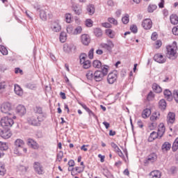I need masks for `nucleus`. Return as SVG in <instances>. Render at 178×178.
<instances>
[{
	"label": "nucleus",
	"mask_w": 178,
	"mask_h": 178,
	"mask_svg": "<svg viewBox=\"0 0 178 178\" xmlns=\"http://www.w3.org/2000/svg\"><path fill=\"white\" fill-rule=\"evenodd\" d=\"M8 149L9 146H8V143L0 141V150L8 151Z\"/></svg>",
	"instance_id": "nucleus-38"
},
{
	"label": "nucleus",
	"mask_w": 178,
	"mask_h": 178,
	"mask_svg": "<svg viewBox=\"0 0 178 178\" xmlns=\"http://www.w3.org/2000/svg\"><path fill=\"white\" fill-rule=\"evenodd\" d=\"M40 17L43 21L47 20V13L45 12V10H40Z\"/></svg>",
	"instance_id": "nucleus-43"
},
{
	"label": "nucleus",
	"mask_w": 178,
	"mask_h": 178,
	"mask_svg": "<svg viewBox=\"0 0 178 178\" xmlns=\"http://www.w3.org/2000/svg\"><path fill=\"white\" fill-rule=\"evenodd\" d=\"M156 138H158L157 132L152 131L148 138V141H149V143H152V141H154V140H156Z\"/></svg>",
	"instance_id": "nucleus-29"
},
{
	"label": "nucleus",
	"mask_w": 178,
	"mask_h": 178,
	"mask_svg": "<svg viewBox=\"0 0 178 178\" xmlns=\"http://www.w3.org/2000/svg\"><path fill=\"white\" fill-rule=\"evenodd\" d=\"M72 8L75 15L79 16V15H81V13H83V9L79 6V4H73Z\"/></svg>",
	"instance_id": "nucleus-21"
},
{
	"label": "nucleus",
	"mask_w": 178,
	"mask_h": 178,
	"mask_svg": "<svg viewBox=\"0 0 178 178\" xmlns=\"http://www.w3.org/2000/svg\"><path fill=\"white\" fill-rule=\"evenodd\" d=\"M129 14H126L125 16L122 18V22L124 24H127V23H129Z\"/></svg>",
	"instance_id": "nucleus-48"
},
{
	"label": "nucleus",
	"mask_w": 178,
	"mask_h": 178,
	"mask_svg": "<svg viewBox=\"0 0 178 178\" xmlns=\"http://www.w3.org/2000/svg\"><path fill=\"white\" fill-rule=\"evenodd\" d=\"M86 10L90 16H92L95 13V7L93 4H88L86 6Z\"/></svg>",
	"instance_id": "nucleus-24"
},
{
	"label": "nucleus",
	"mask_w": 178,
	"mask_h": 178,
	"mask_svg": "<svg viewBox=\"0 0 178 178\" xmlns=\"http://www.w3.org/2000/svg\"><path fill=\"white\" fill-rule=\"evenodd\" d=\"M0 52L2 55H8V49L5 45H0Z\"/></svg>",
	"instance_id": "nucleus-46"
},
{
	"label": "nucleus",
	"mask_w": 178,
	"mask_h": 178,
	"mask_svg": "<svg viewBox=\"0 0 178 178\" xmlns=\"http://www.w3.org/2000/svg\"><path fill=\"white\" fill-rule=\"evenodd\" d=\"M27 145L30 147V148H32V149H38V148H40V145L33 138H29L27 140Z\"/></svg>",
	"instance_id": "nucleus-11"
},
{
	"label": "nucleus",
	"mask_w": 178,
	"mask_h": 178,
	"mask_svg": "<svg viewBox=\"0 0 178 178\" xmlns=\"http://www.w3.org/2000/svg\"><path fill=\"white\" fill-rule=\"evenodd\" d=\"M92 66L93 67H95V69H102V63H101L99 61V60H95L92 62Z\"/></svg>",
	"instance_id": "nucleus-34"
},
{
	"label": "nucleus",
	"mask_w": 178,
	"mask_h": 178,
	"mask_svg": "<svg viewBox=\"0 0 178 178\" xmlns=\"http://www.w3.org/2000/svg\"><path fill=\"white\" fill-rule=\"evenodd\" d=\"M12 111V104L9 102H5L1 104V111L6 115H10Z\"/></svg>",
	"instance_id": "nucleus-6"
},
{
	"label": "nucleus",
	"mask_w": 178,
	"mask_h": 178,
	"mask_svg": "<svg viewBox=\"0 0 178 178\" xmlns=\"http://www.w3.org/2000/svg\"><path fill=\"white\" fill-rule=\"evenodd\" d=\"M152 178H160L161 173L159 171H153L152 172Z\"/></svg>",
	"instance_id": "nucleus-57"
},
{
	"label": "nucleus",
	"mask_w": 178,
	"mask_h": 178,
	"mask_svg": "<svg viewBox=\"0 0 178 178\" xmlns=\"http://www.w3.org/2000/svg\"><path fill=\"white\" fill-rule=\"evenodd\" d=\"M13 119H16V116H13V118L9 117H4L1 118L0 121L1 126L3 127V129H10V127H12L15 124Z\"/></svg>",
	"instance_id": "nucleus-3"
},
{
	"label": "nucleus",
	"mask_w": 178,
	"mask_h": 178,
	"mask_svg": "<svg viewBox=\"0 0 178 178\" xmlns=\"http://www.w3.org/2000/svg\"><path fill=\"white\" fill-rule=\"evenodd\" d=\"M108 23H111V24H114L115 26H116L118 24V20H116L113 17H109L108 19Z\"/></svg>",
	"instance_id": "nucleus-51"
},
{
	"label": "nucleus",
	"mask_w": 178,
	"mask_h": 178,
	"mask_svg": "<svg viewBox=\"0 0 178 178\" xmlns=\"http://www.w3.org/2000/svg\"><path fill=\"white\" fill-rule=\"evenodd\" d=\"M149 129H150L151 130H155V129H156V122H153L152 123H150L148 126Z\"/></svg>",
	"instance_id": "nucleus-59"
},
{
	"label": "nucleus",
	"mask_w": 178,
	"mask_h": 178,
	"mask_svg": "<svg viewBox=\"0 0 178 178\" xmlns=\"http://www.w3.org/2000/svg\"><path fill=\"white\" fill-rule=\"evenodd\" d=\"M115 152L118 153V156L122 158V159H123L124 161H126V157H124V154H123V152H122V150H120V149Z\"/></svg>",
	"instance_id": "nucleus-56"
},
{
	"label": "nucleus",
	"mask_w": 178,
	"mask_h": 178,
	"mask_svg": "<svg viewBox=\"0 0 178 178\" xmlns=\"http://www.w3.org/2000/svg\"><path fill=\"white\" fill-rule=\"evenodd\" d=\"M170 23L172 24H178V16L176 14H172L170 17Z\"/></svg>",
	"instance_id": "nucleus-33"
},
{
	"label": "nucleus",
	"mask_w": 178,
	"mask_h": 178,
	"mask_svg": "<svg viewBox=\"0 0 178 178\" xmlns=\"http://www.w3.org/2000/svg\"><path fill=\"white\" fill-rule=\"evenodd\" d=\"M33 169L38 175H42L44 170H42V165L39 162L35 161L33 164Z\"/></svg>",
	"instance_id": "nucleus-14"
},
{
	"label": "nucleus",
	"mask_w": 178,
	"mask_h": 178,
	"mask_svg": "<svg viewBox=\"0 0 178 178\" xmlns=\"http://www.w3.org/2000/svg\"><path fill=\"white\" fill-rule=\"evenodd\" d=\"M130 30L132 33H134V34H136V33L138 31V29H137L136 25H131L130 26Z\"/></svg>",
	"instance_id": "nucleus-52"
},
{
	"label": "nucleus",
	"mask_w": 178,
	"mask_h": 178,
	"mask_svg": "<svg viewBox=\"0 0 178 178\" xmlns=\"http://www.w3.org/2000/svg\"><path fill=\"white\" fill-rule=\"evenodd\" d=\"M63 51L65 54H72L76 51V47L74 45H65L63 46Z\"/></svg>",
	"instance_id": "nucleus-19"
},
{
	"label": "nucleus",
	"mask_w": 178,
	"mask_h": 178,
	"mask_svg": "<svg viewBox=\"0 0 178 178\" xmlns=\"http://www.w3.org/2000/svg\"><path fill=\"white\" fill-rule=\"evenodd\" d=\"M86 169V166L83 167H75L74 168L73 172H71L72 176H76L80 173H83Z\"/></svg>",
	"instance_id": "nucleus-20"
},
{
	"label": "nucleus",
	"mask_w": 178,
	"mask_h": 178,
	"mask_svg": "<svg viewBox=\"0 0 178 178\" xmlns=\"http://www.w3.org/2000/svg\"><path fill=\"white\" fill-rule=\"evenodd\" d=\"M0 136L4 140H8L12 137V131H10V128H3V130L0 131Z\"/></svg>",
	"instance_id": "nucleus-9"
},
{
	"label": "nucleus",
	"mask_w": 178,
	"mask_h": 178,
	"mask_svg": "<svg viewBox=\"0 0 178 178\" xmlns=\"http://www.w3.org/2000/svg\"><path fill=\"white\" fill-rule=\"evenodd\" d=\"M170 148H172V145L169 142H165L161 146L163 151H170Z\"/></svg>",
	"instance_id": "nucleus-31"
},
{
	"label": "nucleus",
	"mask_w": 178,
	"mask_h": 178,
	"mask_svg": "<svg viewBox=\"0 0 178 178\" xmlns=\"http://www.w3.org/2000/svg\"><path fill=\"white\" fill-rule=\"evenodd\" d=\"M15 147L23 148L24 147V141L22 139H17L15 141Z\"/></svg>",
	"instance_id": "nucleus-32"
},
{
	"label": "nucleus",
	"mask_w": 178,
	"mask_h": 178,
	"mask_svg": "<svg viewBox=\"0 0 178 178\" xmlns=\"http://www.w3.org/2000/svg\"><path fill=\"white\" fill-rule=\"evenodd\" d=\"M153 59L155 62H157V63H165V62H166V56H164L159 53L156 54L154 56Z\"/></svg>",
	"instance_id": "nucleus-10"
},
{
	"label": "nucleus",
	"mask_w": 178,
	"mask_h": 178,
	"mask_svg": "<svg viewBox=\"0 0 178 178\" xmlns=\"http://www.w3.org/2000/svg\"><path fill=\"white\" fill-rule=\"evenodd\" d=\"M103 175L104 176H105V177L107 178H115L113 175H112L111 172H109V170H104Z\"/></svg>",
	"instance_id": "nucleus-42"
},
{
	"label": "nucleus",
	"mask_w": 178,
	"mask_h": 178,
	"mask_svg": "<svg viewBox=\"0 0 178 178\" xmlns=\"http://www.w3.org/2000/svg\"><path fill=\"white\" fill-rule=\"evenodd\" d=\"M51 29L52 31H54L55 33H58V31H60V30H62V26H60L59 22H54L51 25Z\"/></svg>",
	"instance_id": "nucleus-18"
},
{
	"label": "nucleus",
	"mask_w": 178,
	"mask_h": 178,
	"mask_svg": "<svg viewBox=\"0 0 178 178\" xmlns=\"http://www.w3.org/2000/svg\"><path fill=\"white\" fill-rule=\"evenodd\" d=\"M151 113H152L151 108H145L142 111L141 116L143 119H148V118L151 116Z\"/></svg>",
	"instance_id": "nucleus-22"
},
{
	"label": "nucleus",
	"mask_w": 178,
	"mask_h": 178,
	"mask_svg": "<svg viewBox=\"0 0 178 178\" xmlns=\"http://www.w3.org/2000/svg\"><path fill=\"white\" fill-rule=\"evenodd\" d=\"M172 34H174V35H178V26H174L172 28Z\"/></svg>",
	"instance_id": "nucleus-64"
},
{
	"label": "nucleus",
	"mask_w": 178,
	"mask_h": 178,
	"mask_svg": "<svg viewBox=\"0 0 178 178\" xmlns=\"http://www.w3.org/2000/svg\"><path fill=\"white\" fill-rule=\"evenodd\" d=\"M80 63L82 65L83 69H90L91 67V61L87 58L86 53H82L79 56Z\"/></svg>",
	"instance_id": "nucleus-5"
},
{
	"label": "nucleus",
	"mask_w": 178,
	"mask_h": 178,
	"mask_svg": "<svg viewBox=\"0 0 178 178\" xmlns=\"http://www.w3.org/2000/svg\"><path fill=\"white\" fill-rule=\"evenodd\" d=\"M102 48L106 49L108 52H112V49L113 48V45H103Z\"/></svg>",
	"instance_id": "nucleus-53"
},
{
	"label": "nucleus",
	"mask_w": 178,
	"mask_h": 178,
	"mask_svg": "<svg viewBox=\"0 0 178 178\" xmlns=\"http://www.w3.org/2000/svg\"><path fill=\"white\" fill-rule=\"evenodd\" d=\"M63 159V151H60L57 155H56V161L57 162H62V159Z\"/></svg>",
	"instance_id": "nucleus-44"
},
{
	"label": "nucleus",
	"mask_w": 178,
	"mask_h": 178,
	"mask_svg": "<svg viewBox=\"0 0 178 178\" xmlns=\"http://www.w3.org/2000/svg\"><path fill=\"white\" fill-rule=\"evenodd\" d=\"M118 80V74L116 72H111L107 76V83L108 84H114Z\"/></svg>",
	"instance_id": "nucleus-8"
},
{
	"label": "nucleus",
	"mask_w": 178,
	"mask_h": 178,
	"mask_svg": "<svg viewBox=\"0 0 178 178\" xmlns=\"http://www.w3.org/2000/svg\"><path fill=\"white\" fill-rule=\"evenodd\" d=\"M26 88H29V90H37V84L33 83H28L25 84Z\"/></svg>",
	"instance_id": "nucleus-37"
},
{
	"label": "nucleus",
	"mask_w": 178,
	"mask_h": 178,
	"mask_svg": "<svg viewBox=\"0 0 178 178\" xmlns=\"http://www.w3.org/2000/svg\"><path fill=\"white\" fill-rule=\"evenodd\" d=\"M65 21L67 23H72V15L70 14L65 15Z\"/></svg>",
	"instance_id": "nucleus-61"
},
{
	"label": "nucleus",
	"mask_w": 178,
	"mask_h": 178,
	"mask_svg": "<svg viewBox=\"0 0 178 178\" xmlns=\"http://www.w3.org/2000/svg\"><path fill=\"white\" fill-rule=\"evenodd\" d=\"M177 45H168L166 46V52H165V56L168 59H170L171 60H175L177 56Z\"/></svg>",
	"instance_id": "nucleus-2"
},
{
	"label": "nucleus",
	"mask_w": 178,
	"mask_h": 178,
	"mask_svg": "<svg viewBox=\"0 0 178 178\" xmlns=\"http://www.w3.org/2000/svg\"><path fill=\"white\" fill-rule=\"evenodd\" d=\"M102 27H105V29H111L112 25L108 22H104L102 24Z\"/></svg>",
	"instance_id": "nucleus-63"
},
{
	"label": "nucleus",
	"mask_w": 178,
	"mask_h": 178,
	"mask_svg": "<svg viewBox=\"0 0 178 178\" xmlns=\"http://www.w3.org/2000/svg\"><path fill=\"white\" fill-rule=\"evenodd\" d=\"M172 152H176V151H177V149H178V137L176 138V139L173 142L172 146Z\"/></svg>",
	"instance_id": "nucleus-39"
},
{
	"label": "nucleus",
	"mask_w": 178,
	"mask_h": 178,
	"mask_svg": "<svg viewBox=\"0 0 178 178\" xmlns=\"http://www.w3.org/2000/svg\"><path fill=\"white\" fill-rule=\"evenodd\" d=\"M16 112L19 116H24L26 115V107L22 104H19L16 108Z\"/></svg>",
	"instance_id": "nucleus-15"
},
{
	"label": "nucleus",
	"mask_w": 178,
	"mask_h": 178,
	"mask_svg": "<svg viewBox=\"0 0 178 178\" xmlns=\"http://www.w3.org/2000/svg\"><path fill=\"white\" fill-rule=\"evenodd\" d=\"M161 116V113L159 111H154L150 116L151 122H156L159 117Z\"/></svg>",
	"instance_id": "nucleus-25"
},
{
	"label": "nucleus",
	"mask_w": 178,
	"mask_h": 178,
	"mask_svg": "<svg viewBox=\"0 0 178 178\" xmlns=\"http://www.w3.org/2000/svg\"><path fill=\"white\" fill-rule=\"evenodd\" d=\"M155 97V95H154V92H152V91H150L147 95V101H151L152 98H154Z\"/></svg>",
	"instance_id": "nucleus-54"
},
{
	"label": "nucleus",
	"mask_w": 178,
	"mask_h": 178,
	"mask_svg": "<svg viewBox=\"0 0 178 178\" xmlns=\"http://www.w3.org/2000/svg\"><path fill=\"white\" fill-rule=\"evenodd\" d=\"M111 145L112 147V148H113L114 151L115 152H117V151H119L120 149L119 148V146H118V145H116V143H115L114 142H112L111 143Z\"/></svg>",
	"instance_id": "nucleus-55"
},
{
	"label": "nucleus",
	"mask_w": 178,
	"mask_h": 178,
	"mask_svg": "<svg viewBox=\"0 0 178 178\" xmlns=\"http://www.w3.org/2000/svg\"><path fill=\"white\" fill-rule=\"evenodd\" d=\"M93 33L95 37H97V38L102 37V29L99 28H95L93 31Z\"/></svg>",
	"instance_id": "nucleus-36"
},
{
	"label": "nucleus",
	"mask_w": 178,
	"mask_h": 178,
	"mask_svg": "<svg viewBox=\"0 0 178 178\" xmlns=\"http://www.w3.org/2000/svg\"><path fill=\"white\" fill-rule=\"evenodd\" d=\"M81 106H82V108L83 109H85V111H86V112L88 113L89 116H93V118H95V119L96 120H98V116H97L95 115V113H94V112H92V111H91V109L88 108L87 105H86V104H81Z\"/></svg>",
	"instance_id": "nucleus-17"
},
{
	"label": "nucleus",
	"mask_w": 178,
	"mask_h": 178,
	"mask_svg": "<svg viewBox=\"0 0 178 178\" xmlns=\"http://www.w3.org/2000/svg\"><path fill=\"white\" fill-rule=\"evenodd\" d=\"M167 122L170 124H173L176 122V114L173 112H169L167 115Z\"/></svg>",
	"instance_id": "nucleus-16"
},
{
	"label": "nucleus",
	"mask_w": 178,
	"mask_h": 178,
	"mask_svg": "<svg viewBox=\"0 0 178 178\" xmlns=\"http://www.w3.org/2000/svg\"><path fill=\"white\" fill-rule=\"evenodd\" d=\"M33 111L35 113H38V115H42V113H44V112L42 111V107L40 106H36L33 108Z\"/></svg>",
	"instance_id": "nucleus-40"
},
{
	"label": "nucleus",
	"mask_w": 178,
	"mask_h": 178,
	"mask_svg": "<svg viewBox=\"0 0 178 178\" xmlns=\"http://www.w3.org/2000/svg\"><path fill=\"white\" fill-rule=\"evenodd\" d=\"M158 158V156L156 155V153L152 152L150 154H149L145 160H144L143 163H145V166H147L148 163H154L155 161H156Z\"/></svg>",
	"instance_id": "nucleus-7"
},
{
	"label": "nucleus",
	"mask_w": 178,
	"mask_h": 178,
	"mask_svg": "<svg viewBox=\"0 0 178 178\" xmlns=\"http://www.w3.org/2000/svg\"><path fill=\"white\" fill-rule=\"evenodd\" d=\"M105 33L108 37L110 38H113L115 37V35L113 34V31L111 29H106Z\"/></svg>",
	"instance_id": "nucleus-45"
},
{
	"label": "nucleus",
	"mask_w": 178,
	"mask_h": 178,
	"mask_svg": "<svg viewBox=\"0 0 178 178\" xmlns=\"http://www.w3.org/2000/svg\"><path fill=\"white\" fill-rule=\"evenodd\" d=\"M23 149V147H15L14 149V154L16 155H22V151Z\"/></svg>",
	"instance_id": "nucleus-47"
},
{
	"label": "nucleus",
	"mask_w": 178,
	"mask_h": 178,
	"mask_svg": "<svg viewBox=\"0 0 178 178\" xmlns=\"http://www.w3.org/2000/svg\"><path fill=\"white\" fill-rule=\"evenodd\" d=\"M43 120H44L42 119V118L40 116H38V117L32 116L27 118V122L29 124H31V126H34L35 127H40Z\"/></svg>",
	"instance_id": "nucleus-4"
},
{
	"label": "nucleus",
	"mask_w": 178,
	"mask_h": 178,
	"mask_svg": "<svg viewBox=\"0 0 178 178\" xmlns=\"http://www.w3.org/2000/svg\"><path fill=\"white\" fill-rule=\"evenodd\" d=\"M173 98H174L175 102H177V104H178V90H174Z\"/></svg>",
	"instance_id": "nucleus-60"
},
{
	"label": "nucleus",
	"mask_w": 178,
	"mask_h": 178,
	"mask_svg": "<svg viewBox=\"0 0 178 178\" xmlns=\"http://www.w3.org/2000/svg\"><path fill=\"white\" fill-rule=\"evenodd\" d=\"M86 77L89 81H95V72H93L92 70H88L86 72Z\"/></svg>",
	"instance_id": "nucleus-23"
},
{
	"label": "nucleus",
	"mask_w": 178,
	"mask_h": 178,
	"mask_svg": "<svg viewBox=\"0 0 178 178\" xmlns=\"http://www.w3.org/2000/svg\"><path fill=\"white\" fill-rule=\"evenodd\" d=\"M5 173H6V170L5 169V165L0 164V175L4 176Z\"/></svg>",
	"instance_id": "nucleus-50"
},
{
	"label": "nucleus",
	"mask_w": 178,
	"mask_h": 178,
	"mask_svg": "<svg viewBox=\"0 0 178 178\" xmlns=\"http://www.w3.org/2000/svg\"><path fill=\"white\" fill-rule=\"evenodd\" d=\"M152 88L154 92H156V94L162 92V88H161V86H159L156 83L152 84Z\"/></svg>",
	"instance_id": "nucleus-28"
},
{
	"label": "nucleus",
	"mask_w": 178,
	"mask_h": 178,
	"mask_svg": "<svg viewBox=\"0 0 178 178\" xmlns=\"http://www.w3.org/2000/svg\"><path fill=\"white\" fill-rule=\"evenodd\" d=\"M85 23L86 27H92V20L91 19H86Z\"/></svg>",
	"instance_id": "nucleus-58"
},
{
	"label": "nucleus",
	"mask_w": 178,
	"mask_h": 178,
	"mask_svg": "<svg viewBox=\"0 0 178 178\" xmlns=\"http://www.w3.org/2000/svg\"><path fill=\"white\" fill-rule=\"evenodd\" d=\"M165 98H167L168 101H172L173 96H172V92L169 89H165L163 92Z\"/></svg>",
	"instance_id": "nucleus-27"
},
{
	"label": "nucleus",
	"mask_w": 178,
	"mask_h": 178,
	"mask_svg": "<svg viewBox=\"0 0 178 178\" xmlns=\"http://www.w3.org/2000/svg\"><path fill=\"white\" fill-rule=\"evenodd\" d=\"M159 108L161 111H165L166 109V100L162 99L159 102Z\"/></svg>",
	"instance_id": "nucleus-30"
},
{
	"label": "nucleus",
	"mask_w": 178,
	"mask_h": 178,
	"mask_svg": "<svg viewBox=\"0 0 178 178\" xmlns=\"http://www.w3.org/2000/svg\"><path fill=\"white\" fill-rule=\"evenodd\" d=\"M14 91L17 95L22 97L23 95V89L20 87V86L15 84L14 88Z\"/></svg>",
	"instance_id": "nucleus-26"
},
{
	"label": "nucleus",
	"mask_w": 178,
	"mask_h": 178,
	"mask_svg": "<svg viewBox=\"0 0 178 178\" xmlns=\"http://www.w3.org/2000/svg\"><path fill=\"white\" fill-rule=\"evenodd\" d=\"M82 31L83 29L81 28V26H77L74 31V34L75 35H77V34H81Z\"/></svg>",
	"instance_id": "nucleus-49"
},
{
	"label": "nucleus",
	"mask_w": 178,
	"mask_h": 178,
	"mask_svg": "<svg viewBox=\"0 0 178 178\" xmlns=\"http://www.w3.org/2000/svg\"><path fill=\"white\" fill-rule=\"evenodd\" d=\"M67 39V36L65 32H61L60 33V42H65Z\"/></svg>",
	"instance_id": "nucleus-41"
},
{
	"label": "nucleus",
	"mask_w": 178,
	"mask_h": 178,
	"mask_svg": "<svg viewBox=\"0 0 178 178\" xmlns=\"http://www.w3.org/2000/svg\"><path fill=\"white\" fill-rule=\"evenodd\" d=\"M142 27L145 29V30H150L152 28V21L151 19H145L142 22Z\"/></svg>",
	"instance_id": "nucleus-12"
},
{
	"label": "nucleus",
	"mask_w": 178,
	"mask_h": 178,
	"mask_svg": "<svg viewBox=\"0 0 178 178\" xmlns=\"http://www.w3.org/2000/svg\"><path fill=\"white\" fill-rule=\"evenodd\" d=\"M158 6L155 4H149L147 7V12L149 13H154V10H156Z\"/></svg>",
	"instance_id": "nucleus-35"
},
{
	"label": "nucleus",
	"mask_w": 178,
	"mask_h": 178,
	"mask_svg": "<svg viewBox=\"0 0 178 178\" xmlns=\"http://www.w3.org/2000/svg\"><path fill=\"white\" fill-rule=\"evenodd\" d=\"M108 72L109 66L106 65H104L103 67H102V70H96L95 72V81H102L105 76L108 75Z\"/></svg>",
	"instance_id": "nucleus-1"
},
{
	"label": "nucleus",
	"mask_w": 178,
	"mask_h": 178,
	"mask_svg": "<svg viewBox=\"0 0 178 178\" xmlns=\"http://www.w3.org/2000/svg\"><path fill=\"white\" fill-rule=\"evenodd\" d=\"M88 58L89 59H93L94 58V49H91L88 52Z\"/></svg>",
	"instance_id": "nucleus-62"
},
{
	"label": "nucleus",
	"mask_w": 178,
	"mask_h": 178,
	"mask_svg": "<svg viewBox=\"0 0 178 178\" xmlns=\"http://www.w3.org/2000/svg\"><path fill=\"white\" fill-rule=\"evenodd\" d=\"M81 41L83 45H88L91 42V38L88 34H83L81 35Z\"/></svg>",
	"instance_id": "nucleus-13"
}]
</instances>
